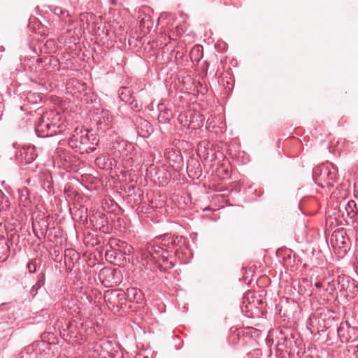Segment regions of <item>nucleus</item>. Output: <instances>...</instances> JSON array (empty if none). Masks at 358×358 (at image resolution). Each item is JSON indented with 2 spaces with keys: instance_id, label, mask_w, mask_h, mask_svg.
I'll return each instance as SVG.
<instances>
[{
  "instance_id": "obj_18",
  "label": "nucleus",
  "mask_w": 358,
  "mask_h": 358,
  "mask_svg": "<svg viewBox=\"0 0 358 358\" xmlns=\"http://www.w3.org/2000/svg\"><path fill=\"white\" fill-rule=\"evenodd\" d=\"M118 95L120 100L126 103L132 99V90L128 87H121L118 90Z\"/></svg>"
},
{
  "instance_id": "obj_15",
  "label": "nucleus",
  "mask_w": 358,
  "mask_h": 358,
  "mask_svg": "<svg viewBox=\"0 0 358 358\" xmlns=\"http://www.w3.org/2000/svg\"><path fill=\"white\" fill-rule=\"evenodd\" d=\"M64 252L66 263L67 261L73 263V262H78L80 259V253L74 248H66Z\"/></svg>"
},
{
  "instance_id": "obj_17",
  "label": "nucleus",
  "mask_w": 358,
  "mask_h": 358,
  "mask_svg": "<svg viewBox=\"0 0 358 358\" xmlns=\"http://www.w3.org/2000/svg\"><path fill=\"white\" fill-rule=\"evenodd\" d=\"M345 210L347 215L350 219H353L358 213V208L354 200H350L345 206Z\"/></svg>"
},
{
  "instance_id": "obj_22",
  "label": "nucleus",
  "mask_w": 358,
  "mask_h": 358,
  "mask_svg": "<svg viewBox=\"0 0 358 358\" xmlns=\"http://www.w3.org/2000/svg\"><path fill=\"white\" fill-rule=\"evenodd\" d=\"M67 331V336H69L70 338H77L78 332L76 329V324L75 322H70L66 328Z\"/></svg>"
},
{
  "instance_id": "obj_16",
  "label": "nucleus",
  "mask_w": 358,
  "mask_h": 358,
  "mask_svg": "<svg viewBox=\"0 0 358 358\" xmlns=\"http://www.w3.org/2000/svg\"><path fill=\"white\" fill-rule=\"evenodd\" d=\"M44 115H50V122H51L52 124H55V126H59V128L62 127V128H61V134L65 131L66 124L63 121H62L61 115L59 113H55L52 111L50 113H46Z\"/></svg>"
},
{
  "instance_id": "obj_20",
  "label": "nucleus",
  "mask_w": 358,
  "mask_h": 358,
  "mask_svg": "<svg viewBox=\"0 0 358 358\" xmlns=\"http://www.w3.org/2000/svg\"><path fill=\"white\" fill-rule=\"evenodd\" d=\"M18 235H15V234L10 235V238L5 237L3 235H0V246H15L17 245V243H15L13 240L16 238H18Z\"/></svg>"
},
{
  "instance_id": "obj_3",
  "label": "nucleus",
  "mask_w": 358,
  "mask_h": 358,
  "mask_svg": "<svg viewBox=\"0 0 358 358\" xmlns=\"http://www.w3.org/2000/svg\"><path fill=\"white\" fill-rule=\"evenodd\" d=\"M32 228L37 236H45L49 226V217L42 212L34 213L31 216Z\"/></svg>"
},
{
  "instance_id": "obj_30",
  "label": "nucleus",
  "mask_w": 358,
  "mask_h": 358,
  "mask_svg": "<svg viewBox=\"0 0 358 358\" xmlns=\"http://www.w3.org/2000/svg\"><path fill=\"white\" fill-rule=\"evenodd\" d=\"M28 268L30 272H34L36 271V267L33 264H29Z\"/></svg>"
},
{
  "instance_id": "obj_10",
  "label": "nucleus",
  "mask_w": 358,
  "mask_h": 358,
  "mask_svg": "<svg viewBox=\"0 0 358 358\" xmlns=\"http://www.w3.org/2000/svg\"><path fill=\"white\" fill-rule=\"evenodd\" d=\"M98 143L99 139L96 135L88 131L86 135V141H84L80 150L88 153L92 152L96 150Z\"/></svg>"
},
{
  "instance_id": "obj_29",
  "label": "nucleus",
  "mask_w": 358,
  "mask_h": 358,
  "mask_svg": "<svg viewBox=\"0 0 358 358\" xmlns=\"http://www.w3.org/2000/svg\"><path fill=\"white\" fill-rule=\"evenodd\" d=\"M303 253H306L307 255H314L315 250L313 248H307L306 250H302Z\"/></svg>"
},
{
  "instance_id": "obj_25",
  "label": "nucleus",
  "mask_w": 358,
  "mask_h": 358,
  "mask_svg": "<svg viewBox=\"0 0 358 358\" xmlns=\"http://www.w3.org/2000/svg\"><path fill=\"white\" fill-rule=\"evenodd\" d=\"M111 294L116 298L119 302L126 299V292L122 290H113Z\"/></svg>"
},
{
  "instance_id": "obj_4",
  "label": "nucleus",
  "mask_w": 358,
  "mask_h": 358,
  "mask_svg": "<svg viewBox=\"0 0 358 358\" xmlns=\"http://www.w3.org/2000/svg\"><path fill=\"white\" fill-rule=\"evenodd\" d=\"M89 222L94 230L99 229L105 232L108 229L107 217L105 214L99 211L90 213Z\"/></svg>"
},
{
  "instance_id": "obj_13",
  "label": "nucleus",
  "mask_w": 358,
  "mask_h": 358,
  "mask_svg": "<svg viewBox=\"0 0 358 358\" xmlns=\"http://www.w3.org/2000/svg\"><path fill=\"white\" fill-rule=\"evenodd\" d=\"M73 219L76 221L83 224H87L90 217L88 215L87 208L84 206H80L79 208L76 209L73 213Z\"/></svg>"
},
{
  "instance_id": "obj_1",
  "label": "nucleus",
  "mask_w": 358,
  "mask_h": 358,
  "mask_svg": "<svg viewBox=\"0 0 358 358\" xmlns=\"http://www.w3.org/2000/svg\"><path fill=\"white\" fill-rule=\"evenodd\" d=\"M337 169L331 163L322 164L313 169V178L315 183L322 187H333L336 181Z\"/></svg>"
},
{
  "instance_id": "obj_12",
  "label": "nucleus",
  "mask_w": 358,
  "mask_h": 358,
  "mask_svg": "<svg viewBox=\"0 0 358 358\" xmlns=\"http://www.w3.org/2000/svg\"><path fill=\"white\" fill-rule=\"evenodd\" d=\"M110 250H106V258L108 261L113 262L115 260H120L123 256V255H129L131 252V250H133L134 248H127L128 251L124 250L122 252L121 250L117 249L116 248H110ZM126 249V248H124Z\"/></svg>"
},
{
  "instance_id": "obj_33",
  "label": "nucleus",
  "mask_w": 358,
  "mask_h": 358,
  "mask_svg": "<svg viewBox=\"0 0 358 358\" xmlns=\"http://www.w3.org/2000/svg\"><path fill=\"white\" fill-rule=\"evenodd\" d=\"M39 287H40L39 285H38L37 284L35 285L34 286H33L31 292H34L36 288L38 289Z\"/></svg>"
},
{
  "instance_id": "obj_28",
  "label": "nucleus",
  "mask_w": 358,
  "mask_h": 358,
  "mask_svg": "<svg viewBox=\"0 0 358 358\" xmlns=\"http://www.w3.org/2000/svg\"><path fill=\"white\" fill-rule=\"evenodd\" d=\"M101 115L104 122H110L112 119L111 116L109 115V112L106 110H103L101 113Z\"/></svg>"
},
{
  "instance_id": "obj_23",
  "label": "nucleus",
  "mask_w": 358,
  "mask_h": 358,
  "mask_svg": "<svg viewBox=\"0 0 358 358\" xmlns=\"http://www.w3.org/2000/svg\"><path fill=\"white\" fill-rule=\"evenodd\" d=\"M33 351H34V345L24 348V350L22 352L20 358H38L35 355H32Z\"/></svg>"
},
{
  "instance_id": "obj_34",
  "label": "nucleus",
  "mask_w": 358,
  "mask_h": 358,
  "mask_svg": "<svg viewBox=\"0 0 358 358\" xmlns=\"http://www.w3.org/2000/svg\"><path fill=\"white\" fill-rule=\"evenodd\" d=\"M32 159H34V157H31L30 159H27V162H30L29 160H32Z\"/></svg>"
},
{
  "instance_id": "obj_5",
  "label": "nucleus",
  "mask_w": 358,
  "mask_h": 358,
  "mask_svg": "<svg viewBox=\"0 0 358 358\" xmlns=\"http://www.w3.org/2000/svg\"><path fill=\"white\" fill-rule=\"evenodd\" d=\"M116 270L110 267H104L100 270L98 278L106 287H110L118 284V280L115 278Z\"/></svg>"
},
{
  "instance_id": "obj_14",
  "label": "nucleus",
  "mask_w": 358,
  "mask_h": 358,
  "mask_svg": "<svg viewBox=\"0 0 358 358\" xmlns=\"http://www.w3.org/2000/svg\"><path fill=\"white\" fill-rule=\"evenodd\" d=\"M51 62V59L46 57L45 59H37L36 60V64L35 66V69L33 70L36 75L39 78H43L44 76V70H46V66L49 64Z\"/></svg>"
},
{
  "instance_id": "obj_24",
  "label": "nucleus",
  "mask_w": 358,
  "mask_h": 358,
  "mask_svg": "<svg viewBox=\"0 0 358 358\" xmlns=\"http://www.w3.org/2000/svg\"><path fill=\"white\" fill-rule=\"evenodd\" d=\"M127 103L129 105L130 109L132 111L138 112L142 109V105L138 104L137 101L134 99V97H133L132 99L129 100V101H128Z\"/></svg>"
},
{
  "instance_id": "obj_35",
  "label": "nucleus",
  "mask_w": 358,
  "mask_h": 358,
  "mask_svg": "<svg viewBox=\"0 0 358 358\" xmlns=\"http://www.w3.org/2000/svg\"><path fill=\"white\" fill-rule=\"evenodd\" d=\"M336 331H337V332L338 333V331H339V329H338V328H337V329H336Z\"/></svg>"
},
{
  "instance_id": "obj_32",
  "label": "nucleus",
  "mask_w": 358,
  "mask_h": 358,
  "mask_svg": "<svg viewBox=\"0 0 358 358\" xmlns=\"http://www.w3.org/2000/svg\"><path fill=\"white\" fill-rule=\"evenodd\" d=\"M151 249H153L154 248H150ZM152 250H149V253L151 255V256L153 257V259H156L157 257L154 256V254L152 253Z\"/></svg>"
},
{
  "instance_id": "obj_7",
  "label": "nucleus",
  "mask_w": 358,
  "mask_h": 358,
  "mask_svg": "<svg viewBox=\"0 0 358 358\" xmlns=\"http://www.w3.org/2000/svg\"><path fill=\"white\" fill-rule=\"evenodd\" d=\"M133 122L138 136L148 138L152 133L153 129L151 124L142 117L136 116Z\"/></svg>"
},
{
  "instance_id": "obj_8",
  "label": "nucleus",
  "mask_w": 358,
  "mask_h": 358,
  "mask_svg": "<svg viewBox=\"0 0 358 358\" xmlns=\"http://www.w3.org/2000/svg\"><path fill=\"white\" fill-rule=\"evenodd\" d=\"M113 148L115 150V152H117L120 157L123 159H131L130 156L134 148L132 144L128 143L124 141H120L113 144Z\"/></svg>"
},
{
  "instance_id": "obj_27",
  "label": "nucleus",
  "mask_w": 358,
  "mask_h": 358,
  "mask_svg": "<svg viewBox=\"0 0 358 358\" xmlns=\"http://www.w3.org/2000/svg\"><path fill=\"white\" fill-rule=\"evenodd\" d=\"M53 13L55 15H58V16H63V17H65L66 15L69 16V11L66 10L62 9L61 7H55L54 8Z\"/></svg>"
},
{
  "instance_id": "obj_21",
  "label": "nucleus",
  "mask_w": 358,
  "mask_h": 358,
  "mask_svg": "<svg viewBox=\"0 0 358 358\" xmlns=\"http://www.w3.org/2000/svg\"><path fill=\"white\" fill-rule=\"evenodd\" d=\"M275 253L277 256H279L281 254H285L289 259H290L292 255H293L294 259L297 257L299 261H301V258L299 255H296V253L289 248H278L275 251Z\"/></svg>"
},
{
  "instance_id": "obj_9",
  "label": "nucleus",
  "mask_w": 358,
  "mask_h": 358,
  "mask_svg": "<svg viewBox=\"0 0 358 358\" xmlns=\"http://www.w3.org/2000/svg\"><path fill=\"white\" fill-rule=\"evenodd\" d=\"M87 131L88 130L87 129L76 128L71 134L69 140V143L71 147L79 148L80 150L84 141H86V135Z\"/></svg>"
},
{
  "instance_id": "obj_26",
  "label": "nucleus",
  "mask_w": 358,
  "mask_h": 358,
  "mask_svg": "<svg viewBox=\"0 0 358 358\" xmlns=\"http://www.w3.org/2000/svg\"><path fill=\"white\" fill-rule=\"evenodd\" d=\"M10 248H0V262H4L7 259L10 252Z\"/></svg>"
},
{
  "instance_id": "obj_19",
  "label": "nucleus",
  "mask_w": 358,
  "mask_h": 358,
  "mask_svg": "<svg viewBox=\"0 0 358 358\" xmlns=\"http://www.w3.org/2000/svg\"><path fill=\"white\" fill-rule=\"evenodd\" d=\"M126 296L129 301L138 302L141 299V293L139 289L136 287H129L126 290Z\"/></svg>"
},
{
  "instance_id": "obj_31",
  "label": "nucleus",
  "mask_w": 358,
  "mask_h": 358,
  "mask_svg": "<svg viewBox=\"0 0 358 358\" xmlns=\"http://www.w3.org/2000/svg\"><path fill=\"white\" fill-rule=\"evenodd\" d=\"M354 269H355L356 274L358 275V265H355Z\"/></svg>"
},
{
  "instance_id": "obj_6",
  "label": "nucleus",
  "mask_w": 358,
  "mask_h": 358,
  "mask_svg": "<svg viewBox=\"0 0 358 358\" xmlns=\"http://www.w3.org/2000/svg\"><path fill=\"white\" fill-rule=\"evenodd\" d=\"M185 239L182 236L173 238L171 234H166L157 238L153 246H183Z\"/></svg>"
},
{
  "instance_id": "obj_2",
  "label": "nucleus",
  "mask_w": 358,
  "mask_h": 358,
  "mask_svg": "<svg viewBox=\"0 0 358 358\" xmlns=\"http://www.w3.org/2000/svg\"><path fill=\"white\" fill-rule=\"evenodd\" d=\"M35 132L38 137L45 138L61 134V128L50 122L49 115L43 114L35 125Z\"/></svg>"
},
{
  "instance_id": "obj_11",
  "label": "nucleus",
  "mask_w": 358,
  "mask_h": 358,
  "mask_svg": "<svg viewBox=\"0 0 358 358\" xmlns=\"http://www.w3.org/2000/svg\"><path fill=\"white\" fill-rule=\"evenodd\" d=\"M157 109L159 111L158 120L160 123L166 124L169 122L173 117V113L171 109L167 107L165 102L158 104Z\"/></svg>"
}]
</instances>
